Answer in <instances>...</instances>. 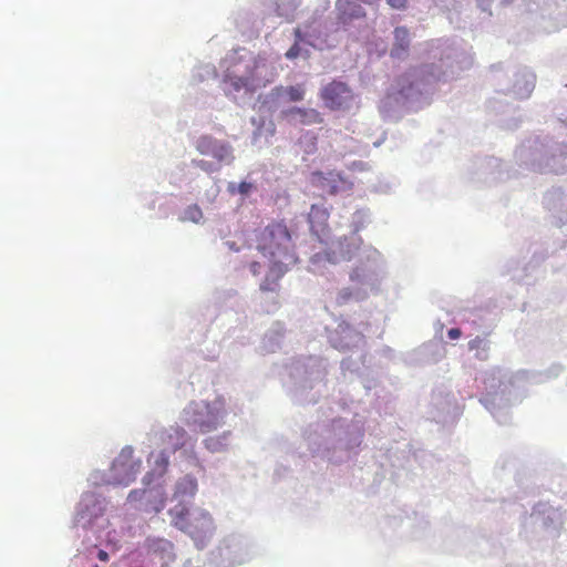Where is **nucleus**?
Returning <instances> with one entry per match:
<instances>
[{"instance_id":"obj_1","label":"nucleus","mask_w":567,"mask_h":567,"mask_svg":"<svg viewBox=\"0 0 567 567\" xmlns=\"http://www.w3.org/2000/svg\"><path fill=\"white\" fill-rule=\"evenodd\" d=\"M256 248L270 261L260 290L275 292L279 289V280L289 267L298 261L292 235L285 220H272L262 228L256 235Z\"/></svg>"},{"instance_id":"obj_2","label":"nucleus","mask_w":567,"mask_h":567,"mask_svg":"<svg viewBox=\"0 0 567 567\" xmlns=\"http://www.w3.org/2000/svg\"><path fill=\"white\" fill-rule=\"evenodd\" d=\"M172 524L194 539H200L213 529V519L208 512H190L186 505L177 504L169 511Z\"/></svg>"},{"instance_id":"obj_3","label":"nucleus","mask_w":567,"mask_h":567,"mask_svg":"<svg viewBox=\"0 0 567 567\" xmlns=\"http://www.w3.org/2000/svg\"><path fill=\"white\" fill-rule=\"evenodd\" d=\"M185 423L202 434L213 432L221 423V414L207 403H192L184 411Z\"/></svg>"},{"instance_id":"obj_4","label":"nucleus","mask_w":567,"mask_h":567,"mask_svg":"<svg viewBox=\"0 0 567 567\" xmlns=\"http://www.w3.org/2000/svg\"><path fill=\"white\" fill-rule=\"evenodd\" d=\"M133 454V449L126 446L114 460L112 464V472L115 483L121 485H128L135 480L142 463L140 460L135 461Z\"/></svg>"},{"instance_id":"obj_5","label":"nucleus","mask_w":567,"mask_h":567,"mask_svg":"<svg viewBox=\"0 0 567 567\" xmlns=\"http://www.w3.org/2000/svg\"><path fill=\"white\" fill-rule=\"evenodd\" d=\"M320 96L324 105L332 111L343 110L352 101L350 87L346 83L338 81H332L322 87Z\"/></svg>"},{"instance_id":"obj_6","label":"nucleus","mask_w":567,"mask_h":567,"mask_svg":"<svg viewBox=\"0 0 567 567\" xmlns=\"http://www.w3.org/2000/svg\"><path fill=\"white\" fill-rule=\"evenodd\" d=\"M196 150L202 155H210L216 158L218 162H231V148L229 145L217 141L216 138L204 135L200 136L196 142Z\"/></svg>"},{"instance_id":"obj_7","label":"nucleus","mask_w":567,"mask_h":567,"mask_svg":"<svg viewBox=\"0 0 567 567\" xmlns=\"http://www.w3.org/2000/svg\"><path fill=\"white\" fill-rule=\"evenodd\" d=\"M224 82L229 85V92H254L258 87L262 86L264 83L255 76L252 72L247 75H236L227 73Z\"/></svg>"},{"instance_id":"obj_8","label":"nucleus","mask_w":567,"mask_h":567,"mask_svg":"<svg viewBox=\"0 0 567 567\" xmlns=\"http://www.w3.org/2000/svg\"><path fill=\"white\" fill-rule=\"evenodd\" d=\"M338 19L343 24L365 17L363 7L352 0H337Z\"/></svg>"},{"instance_id":"obj_9","label":"nucleus","mask_w":567,"mask_h":567,"mask_svg":"<svg viewBox=\"0 0 567 567\" xmlns=\"http://www.w3.org/2000/svg\"><path fill=\"white\" fill-rule=\"evenodd\" d=\"M394 43L390 51L392 58L401 59L406 55L410 47V32L406 27H396L393 31Z\"/></svg>"},{"instance_id":"obj_10","label":"nucleus","mask_w":567,"mask_h":567,"mask_svg":"<svg viewBox=\"0 0 567 567\" xmlns=\"http://www.w3.org/2000/svg\"><path fill=\"white\" fill-rule=\"evenodd\" d=\"M153 496L154 497L158 496V501L156 502V504L153 505L152 507H148L146 505L143 509L145 512L158 513L165 506V499L163 497V494L158 489H156V491L133 489V491L130 492V494L127 496V501L131 502V503L138 502V501H142L144 498L150 501V498L153 497Z\"/></svg>"},{"instance_id":"obj_11","label":"nucleus","mask_w":567,"mask_h":567,"mask_svg":"<svg viewBox=\"0 0 567 567\" xmlns=\"http://www.w3.org/2000/svg\"><path fill=\"white\" fill-rule=\"evenodd\" d=\"M309 223L311 228H321L323 229L327 226L329 219V212L326 207L320 205H311L310 212L308 215Z\"/></svg>"},{"instance_id":"obj_12","label":"nucleus","mask_w":567,"mask_h":567,"mask_svg":"<svg viewBox=\"0 0 567 567\" xmlns=\"http://www.w3.org/2000/svg\"><path fill=\"white\" fill-rule=\"evenodd\" d=\"M186 431L183 427H172L169 433L166 435L167 444L169 445V452L175 453L186 444Z\"/></svg>"},{"instance_id":"obj_13","label":"nucleus","mask_w":567,"mask_h":567,"mask_svg":"<svg viewBox=\"0 0 567 567\" xmlns=\"http://www.w3.org/2000/svg\"><path fill=\"white\" fill-rule=\"evenodd\" d=\"M289 113L299 115L305 125L320 124L323 121L321 114L313 109L292 107Z\"/></svg>"},{"instance_id":"obj_14","label":"nucleus","mask_w":567,"mask_h":567,"mask_svg":"<svg viewBox=\"0 0 567 567\" xmlns=\"http://www.w3.org/2000/svg\"><path fill=\"white\" fill-rule=\"evenodd\" d=\"M151 457H154V467L150 473H147L145 478H148L153 475L163 476L166 473L169 464L168 453L166 451H162L156 455L152 454Z\"/></svg>"},{"instance_id":"obj_15","label":"nucleus","mask_w":567,"mask_h":567,"mask_svg":"<svg viewBox=\"0 0 567 567\" xmlns=\"http://www.w3.org/2000/svg\"><path fill=\"white\" fill-rule=\"evenodd\" d=\"M300 2L301 0H281V2L277 4V14L285 17L288 21L293 20Z\"/></svg>"},{"instance_id":"obj_16","label":"nucleus","mask_w":567,"mask_h":567,"mask_svg":"<svg viewBox=\"0 0 567 567\" xmlns=\"http://www.w3.org/2000/svg\"><path fill=\"white\" fill-rule=\"evenodd\" d=\"M204 215L200 207L196 204L188 206L184 210V216L181 218L183 221H192L199 223L203 219Z\"/></svg>"},{"instance_id":"obj_17","label":"nucleus","mask_w":567,"mask_h":567,"mask_svg":"<svg viewBox=\"0 0 567 567\" xmlns=\"http://www.w3.org/2000/svg\"><path fill=\"white\" fill-rule=\"evenodd\" d=\"M468 348L470 350H483L484 354L478 352L476 357L480 360L487 359L488 342L484 338L476 337L475 339L471 340L468 342Z\"/></svg>"},{"instance_id":"obj_18","label":"nucleus","mask_w":567,"mask_h":567,"mask_svg":"<svg viewBox=\"0 0 567 567\" xmlns=\"http://www.w3.org/2000/svg\"><path fill=\"white\" fill-rule=\"evenodd\" d=\"M205 447L210 452H219L226 447L225 436L208 437L204 441Z\"/></svg>"},{"instance_id":"obj_19","label":"nucleus","mask_w":567,"mask_h":567,"mask_svg":"<svg viewBox=\"0 0 567 567\" xmlns=\"http://www.w3.org/2000/svg\"><path fill=\"white\" fill-rule=\"evenodd\" d=\"M286 93L291 102L302 101L305 96V90L301 85L288 86Z\"/></svg>"},{"instance_id":"obj_20","label":"nucleus","mask_w":567,"mask_h":567,"mask_svg":"<svg viewBox=\"0 0 567 567\" xmlns=\"http://www.w3.org/2000/svg\"><path fill=\"white\" fill-rule=\"evenodd\" d=\"M179 488H183V492H188L190 495H194L197 491V482L194 477L187 475L181 481Z\"/></svg>"},{"instance_id":"obj_21","label":"nucleus","mask_w":567,"mask_h":567,"mask_svg":"<svg viewBox=\"0 0 567 567\" xmlns=\"http://www.w3.org/2000/svg\"><path fill=\"white\" fill-rule=\"evenodd\" d=\"M192 164L205 171L206 173H213L217 171V167H214L212 163L204 159H193Z\"/></svg>"},{"instance_id":"obj_22","label":"nucleus","mask_w":567,"mask_h":567,"mask_svg":"<svg viewBox=\"0 0 567 567\" xmlns=\"http://www.w3.org/2000/svg\"><path fill=\"white\" fill-rule=\"evenodd\" d=\"M394 10H405L409 7V0H385Z\"/></svg>"},{"instance_id":"obj_23","label":"nucleus","mask_w":567,"mask_h":567,"mask_svg":"<svg viewBox=\"0 0 567 567\" xmlns=\"http://www.w3.org/2000/svg\"><path fill=\"white\" fill-rule=\"evenodd\" d=\"M352 297V292L350 289H343L338 293L337 302L338 305L346 303Z\"/></svg>"},{"instance_id":"obj_24","label":"nucleus","mask_w":567,"mask_h":567,"mask_svg":"<svg viewBox=\"0 0 567 567\" xmlns=\"http://www.w3.org/2000/svg\"><path fill=\"white\" fill-rule=\"evenodd\" d=\"M300 54V47L298 43H295L287 52H286V58L287 59H296L298 58Z\"/></svg>"},{"instance_id":"obj_25","label":"nucleus","mask_w":567,"mask_h":567,"mask_svg":"<svg viewBox=\"0 0 567 567\" xmlns=\"http://www.w3.org/2000/svg\"><path fill=\"white\" fill-rule=\"evenodd\" d=\"M251 188H252V184H250L248 182H241L238 185V192L241 195H247L251 190Z\"/></svg>"},{"instance_id":"obj_26","label":"nucleus","mask_w":567,"mask_h":567,"mask_svg":"<svg viewBox=\"0 0 567 567\" xmlns=\"http://www.w3.org/2000/svg\"><path fill=\"white\" fill-rule=\"evenodd\" d=\"M462 334V331L458 328H452L447 331V336L450 339L455 340L458 339Z\"/></svg>"},{"instance_id":"obj_27","label":"nucleus","mask_w":567,"mask_h":567,"mask_svg":"<svg viewBox=\"0 0 567 567\" xmlns=\"http://www.w3.org/2000/svg\"><path fill=\"white\" fill-rule=\"evenodd\" d=\"M260 264L258 261H254L250 264L249 269L252 272V275L257 276L260 274Z\"/></svg>"},{"instance_id":"obj_28","label":"nucleus","mask_w":567,"mask_h":567,"mask_svg":"<svg viewBox=\"0 0 567 567\" xmlns=\"http://www.w3.org/2000/svg\"><path fill=\"white\" fill-rule=\"evenodd\" d=\"M279 306H280V305H279V300H278V299H276V300H274V301H272V303H271V306H270V307H267V308H266V311H267V312H274V311H276V310L279 308Z\"/></svg>"},{"instance_id":"obj_29","label":"nucleus","mask_w":567,"mask_h":567,"mask_svg":"<svg viewBox=\"0 0 567 567\" xmlns=\"http://www.w3.org/2000/svg\"><path fill=\"white\" fill-rule=\"evenodd\" d=\"M97 558L101 561H107L109 560V554L105 550L100 549L99 553H97Z\"/></svg>"},{"instance_id":"obj_30","label":"nucleus","mask_w":567,"mask_h":567,"mask_svg":"<svg viewBox=\"0 0 567 567\" xmlns=\"http://www.w3.org/2000/svg\"><path fill=\"white\" fill-rule=\"evenodd\" d=\"M350 279H351L352 281H359V280H361V274H360V271H359L358 269L353 270V271L351 272V275H350Z\"/></svg>"},{"instance_id":"obj_31","label":"nucleus","mask_w":567,"mask_h":567,"mask_svg":"<svg viewBox=\"0 0 567 567\" xmlns=\"http://www.w3.org/2000/svg\"><path fill=\"white\" fill-rule=\"evenodd\" d=\"M228 188H229V192H230V193H234V190H235V185H234V184H230Z\"/></svg>"},{"instance_id":"obj_32","label":"nucleus","mask_w":567,"mask_h":567,"mask_svg":"<svg viewBox=\"0 0 567 567\" xmlns=\"http://www.w3.org/2000/svg\"><path fill=\"white\" fill-rule=\"evenodd\" d=\"M315 175L320 177V178L323 177V174L321 172L315 173Z\"/></svg>"},{"instance_id":"obj_33","label":"nucleus","mask_w":567,"mask_h":567,"mask_svg":"<svg viewBox=\"0 0 567 567\" xmlns=\"http://www.w3.org/2000/svg\"><path fill=\"white\" fill-rule=\"evenodd\" d=\"M336 192H337V190H336V187H333V188L330 190V193H331V194H334Z\"/></svg>"},{"instance_id":"obj_34","label":"nucleus","mask_w":567,"mask_h":567,"mask_svg":"<svg viewBox=\"0 0 567 567\" xmlns=\"http://www.w3.org/2000/svg\"><path fill=\"white\" fill-rule=\"evenodd\" d=\"M94 567H99L97 565H95Z\"/></svg>"}]
</instances>
